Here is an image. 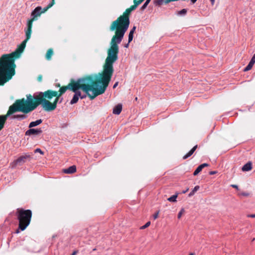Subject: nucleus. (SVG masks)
Listing matches in <instances>:
<instances>
[{
  "instance_id": "nucleus-6",
  "label": "nucleus",
  "mask_w": 255,
  "mask_h": 255,
  "mask_svg": "<svg viewBox=\"0 0 255 255\" xmlns=\"http://www.w3.org/2000/svg\"><path fill=\"white\" fill-rule=\"evenodd\" d=\"M54 0H52V2L49 3L46 7H45L43 11H41L42 8L40 6L36 7L31 12V18L29 20H32V23H33V21L35 20L36 17L39 16L41 13L45 12L48 8L53 5L54 4Z\"/></svg>"
},
{
  "instance_id": "nucleus-22",
  "label": "nucleus",
  "mask_w": 255,
  "mask_h": 255,
  "mask_svg": "<svg viewBox=\"0 0 255 255\" xmlns=\"http://www.w3.org/2000/svg\"><path fill=\"white\" fill-rule=\"evenodd\" d=\"M187 12L186 9H182V10L178 11L177 12V14L178 15H185Z\"/></svg>"
},
{
  "instance_id": "nucleus-17",
  "label": "nucleus",
  "mask_w": 255,
  "mask_h": 255,
  "mask_svg": "<svg viewBox=\"0 0 255 255\" xmlns=\"http://www.w3.org/2000/svg\"><path fill=\"white\" fill-rule=\"evenodd\" d=\"M178 193L175 194V195H172V196H171L170 197L168 198L167 199V200L169 202H175L176 201V199L177 198V196H178Z\"/></svg>"
},
{
  "instance_id": "nucleus-47",
  "label": "nucleus",
  "mask_w": 255,
  "mask_h": 255,
  "mask_svg": "<svg viewBox=\"0 0 255 255\" xmlns=\"http://www.w3.org/2000/svg\"><path fill=\"white\" fill-rule=\"evenodd\" d=\"M189 255H194V254L193 253H191Z\"/></svg>"
},
{
  "instance_id": "nucleus-33",
  "label": "nucleus",
  "mask_w": 255,
  "mask_h": 255,
  "mask_svg": "<svg viewBox=\"0 0 255 255\" xmlns=\"http://www.w3.org/2000/svg\"><path fill=\"white\" fill-rule=\"evenodd\" d=\"M135 28H136V27L133 26V28H132V29L130 31L129 33H132V34H133V33L135 30Z\"/></svg>"
},
{
  "instance_id": "nucleus-45",
  "label": "nucleus",
  "mask_w": 255,
  "mask_h": 255,
  "mask_svg": "<svg viewBox=\"0 0 255 255\" xmlns=\"http://www.w3.org/2000/svg\"><path fill=\"white\" fill-rule=\"evenodd\" d=\"M62 99H61V100H60V101H59V103H61V102H62Z\"/></svg>"
},
{
  "instance_id": "nucleus-9",
  "label": "nucleus",
  "mask_w": 255,
  "mask_h": 255,
  "mask_svg": "<svg viewBox=\"0 0 255 255\" xmlns=\"http://www.w3.org/2000/svg\"><path fill=\"white\" fill-rule=\"evenodd\" d=\"M42 131L40 128H30L26 131L25 134L27 135H30L32 134L38 135L39 134H40L42 132Z\"/></svg>"
},
{
  "instance_id": "nucleus-10",
  "label": "nucleus",
  "mask_w": 255,
  "mask_h": 255,
  "mask_svg": "<svg viewBox=\"0 0 255 255\" xmlns=\"http://www.w3.org/2000/svg\"><path fill=\"white\" fill-rule=\"evenodd\" d=\"M76 171V167L75 165L70 166L68 168L63 170V172L66 174H72L75 173Z\"/></svg>"
},
{
  "instance_id": "nucleus-32",
  "label": "nucleus",
  "mask_w": 255,
  "mask_h": 255,
  "mask_svg": "<svg viewBox=\"0 0 255 255\" xmlns=\"http://www.w3.org/2000/svg\"><path fill=\"white\" fill-rule=\"evenodd\" d=\"M231 186L233 188L236 189L237 190H239L238 186L237 185L232 184V185H231Z\"/></svg>"
},
{
  "instance_id": "nucleus-38",
  "label": "nucleus",
  "mask_w": 255,
  "mask_h": 255,
  "mask_svg": "<svg viewBox=\"0 0 255 255\" xmlns=\"http://www.w3.org/2000/svg\"><path fill=\"white\" fill-rule=\"evenodd\" d=\"M243 196H249V193H243L241 194Z\"/></svg>"
},
{
  "instance_id": "nucleus-29",
  "label": "nucleus",
  "mask_w": 255,
  "mask_h": 255,
  "mask_svg": "<svg viewBox=\"0 0 255 255\" xmlns=\"http://www.w3.org/2000/svg\"><path fill=\"white\" fill-rule=\"evenodd\" d=\"M148 3H149V2L145 1V3L143 4V5L141 6V9H145L146 7V6Z\"/></svg>"
},
{
  "instance_id": "nucleus-2",
  "label": "nucleus",
  "mask_w": 255,
  "mask_h": 255,
  "mask_svg": "<svg viewBox=\"0 0 255 255\" xmlns=\"http://www.w3.org/2000/svg\"><path fill=\"white\" fill-rule=\"evenodd\" d=\"M32 26V20H28L27 29L25 30L26 39L14 52L3 54L0 57V85H3L15 74L14 61L20 57L26 42L31 37Z\"/></svg>"
},
{
  "instance_id": "nucleus-44",
  "label": "nucleus",
  "mask_w": 255,
  "mask_h": 255,
  "mask_svg": "<svg viewBox=\"0 0 255 255\" xmlns=\"http://www.w3.org/2000/svg\"><path fill=\"white\" fill-rule=\"evenodd\" d=\"M150 0H146V2H150Z\"/></svg>"
},
{
  "instance_id": "nucleus-21",
  "label": "nucleus",
  "mask_w": 255,
  "mask_h": 255,
  "mask_svg": "<svg viewBox=\"0 0 255 255\" xmlns=\"http://www.w3.org/2000/svg\"><path fill=\"white\" fill-rule=\"evenodd\" d=\"M253 65H253L252 64H251L249 62V63L247 66V67L244 69V71H248L251 70L252 69V68L253 67Z\"/></svg>"
},
{
  "instance_id": "nucleus-4",
  "label": "nucleus",
  "mask_w": 255,
  "mask_h": 255,
  "mask_svg": "<svg viewBox=\"0 0 255 255\" xmlns=\"http://www.w3.org/2000/svg\"><path fill=\"white\" fill-rule=\"evenodd\" d=\"M131 11L128 8L127 9L123 15L120 16L117 19L114 21L111 26V31H116L115 35L113 37L111 42V47L108 52L107 61L113 63L118 59L119 47L118 44L122 41L124 34L128 29L129 24L128 15Z\"/></svg>"
},
{
  "instance_id": "nucleus-14",
  "label": "nucleus",
  "mask_w": 255,
  "mask_h": 255,
  "mask_svg": "<svg viewBox=\"0 0 255 255\" xmlns=\"http://www.w3.org/2000/svg\"><path fill=\"white\" fill-rule=\"evenodd\" d=\"M26 118V116L24 114L14 115L11 117V119H17L19 120L24 119Z\"/></svg>"
},
{
  "instance_id": "nucleus-8",
  "label": "nucleus",
  "mask_w": 255,
  "mask_h": 255,
  "mask_svg": "<svg viewBox=\"0 0 255 255\" xmlns=\"http://www.w3.org/2000/svg\"><path fill=\"white\" fill-rule=\"evenodd\" d=\"M12 111V108H9L5 115L0 116V130L3 128L7 118L13 114Z\"/></svg>"
},
{
  "instance_id": "nucleus-24",
  "label": "nucleus",
  "mask_w": 255,
  "mask_h": 255,
  "mask_svg": "<svg viewBox=\"0 0 255 255\" xmlns=\"http://www.w3.org/2000/svg\"><path fill=\"white\" fill-rule=\"evenodd\" d=\"M185 212V210L183 208H182L180 212L178 214L177 217L178 219H180L183 214H184Z\"/></svg>"
},
{
  "instance_id": "nucleus-48",
  "label": "nucleus",
  "mask_w": 255,
  "mask_h": 255,
  "mask_svg": "<svg viewBox=\"0 0 255 255\" xmlns=\"http://www.w3.org/2000/svg\"><path fill=\"white\" fill-rule=\"evenodd\" d=\"M135 100L136 101L137 100V98H135Z\"/></svg>"
},
{
  "instance_id": "nucleus-1",
  "label": "nucleus",
  "mask_w": 255,
  "mask_h": 255,
  "mask_svg": "<svg viewBox=\"0 0 255 255\" xmlns=\"http://www.w3.org/2000/svg\"><path fill=\"white\" fill-rule=\"evenodd\" d=\"M114 72L113 65L106 59L103 71L94 76H88L78 80L76 82L69 83L67 86L62 87L59 90L60 93L56 91L48 90L46 92H54L55 96H51L50 100L53 97L55 99L51 104L55 105L59 102L60 97L64 94L67 89L71 90L75 94L70 101V104H76L79 98L85 99L87 96L91 100L94 99L96 97L105 93L109 85Z\"/></svg>"
},
{
  "instance_id": "nucleus-31",
  "label": "nucleus",
  "mask_w": 255,
  "mask_h": 255,
  "mask_svg": "<svg viewBox=\"0 0 255 255\" xmlns=\"http://www.w3.org/2000/svg\"><path fill=\"white\" fill-rule=\"evenodd\" d=\"M136 8V5H132L131 6H130L129 9L131 11H132V10H134L135 8Z\"/></svg>"
},
{
  "instance_id": "nucleus-20",
  "label": "nucleus",
  "mask_w": 255,
  "mask_h": 255,
  "mask_svg": "<svg viewBox=\"0 0 255 255\" xmlns=\"http://www.w3.org/2000/svg\"><path fill=\"white\" fill-rule=\"evenodd\" d=\"M203 168L202 167V166L200 165L196 169V170L194 171V173H193V175L194 176H196L197 175L199 172H200L202 170Z\"/></svg>"
},
{
  "instance_id": "nucleus-5",
  "label": "nucleus",
  "mask_w": 255,
  "mask_h": 255,
  "mask_svg": "<svg viewBox=\"0 0 255 255\" xmlns=\"http://www.w3.org/2000/svg\"><path fill=\"white\" fill-rule=\"evenodd\" d=\"M16 215L19 222V229L24 231L30 224L32 217L31 210L17 209Z\"/></svg>"
},
{
  "instance_id": "nucleus-18",
  "label": "nucleus",
  "mask_w": 255,
  "mask_h": 255,
  "mask_svg": "<svg viewBox=\"0 0 255 255\" xmlns=\"http://www.w3.org/2000/svg\"><path fill=\"white\" fill-rule=\"evenodd\" d=\"M200 188V187L198 185H197L191 191V192L189 194V197H191L193 195H194V194L195 193V192L196 191H197Z\"/></svg>"
},
{
  "instance_id": "nucleus-43",
  "label": "nucleus",
  "mask_w": 255,
  "mask_h": 255,
  "mask_svg": "<svg viewBox=\"0 0 255 255\" xmlns=\"http://www.w3.org/2000/svg\"><path fill=\"white\" fill-rule=\"evenodd\" d=\"M128 43H129L128 42V44H127L125 45V47H126V48L128 47Z\"/></svg>"
},
{
  "instance_id": "nucleus-11",
  "label": "nucleus",
  "mask_w": 255,
  "mask_h": 255,
  "mask_svg": "<svg viewBox=\"0 0 255 255\" xmlns=\"http://www.w3.org/2000/svg\"><path fill=\"white\" fill-rule=\"evenodd\" d=\"M122 110V105L118 104L114 108L113 113L116 115H119L121 113Z\"/></svg>"
},
{
  "instance_id": "nucleus-28",
  "label": "nucleus",
  "mask_w": 255,
  "mask_h": 255,
  "mask_svg": "<svg viewBox=\"0 0 255 255\" xmlns=\"http://www.w3.org/2000/svg\"><path fill=\"white\" fill-rule=\"evenodd\" d=\"M35 152H39L42 155L44 154V152L40 148H36L35 150Z\"/></svg>"
},
{
  "instance_id": "nucleus-16",
  "label": "nucleus",
  "mask_w": 255,
  "mask_h": 255,
  "mask_svg": "<svg viewBox=\"0 0 255 255\" xmlns=\"http://www.w3.org/2000/svg\"><path fill=\"white\" fill-rule=\"evenodd\" d=\"M53 54V51L52 49H49L47 51V53L45 55V57L47 60H50L51 59V57Z\"/></svg>"
},
{
  "instance_id": "nucleus-27",
  "label": "nucleus",
  "mask_w": 255,
  "mask_h": 255,
  "mask_svg": "<svg viewBox=\"0 0 255 255\" xmlns=\"http://www.w3.org/2000/svg\"><path fill=\"white\" fill-rule=\"evenodd\" d=\"M250 63L252 64L253 65H254L255 64V53L252 57L251 61H250Z\"/></svg>"
},
{
  "instance_id": "nucleus-42",
  "label": "nucleus",
  "mask_w": 255,
  "mask_h": 255,
  "mask_svg": "<svg viewBox=\"0 0 255 255\" xmlns=\"http://www.w3.org/2000/svg\"><path fill=\"white\" fill-rule=\"evenodd\" d=\"M189 190L188 188L186 189V190H184V191H183L182 192L183 193H185L188 190Z\"/></svg>"
},
{
  "instance_id": "nucleus-13",
  "label": "nucleus",
  "mask_w": 255,
  "mask_h": 255,
  "mask_svg": "<svg viewBox=\"0 0 255 255\" xmlns=\"http://www.w3.org/2000/svg\"><path fill=\"white\" fill-rule=\"evenodd\" d=\"M197 147V145H195L186 154H185L183 158L184 159H185L187 158H188L189 157H190V156H191L193 153H194V152L195 151V150L196 149Z\"/></svg>"
},
{
  "instance_id": "nucleus-40",
  "label": "nucleus",
  "mask_w": 255,
  "mask_h": 255,
  "mask_svg": "<svg viewBox=\"0 0 255 255\" xmlns=\"http://www.w3.org/2000/svg\"><path fill=\"white\" fill-rule=\"evenodd\" d=\"M249 217L251 218H255V214H252L249 216Z\"/></svg>"
},
{
  "instance_id": "nucleus-3",
  "label": "nucleus",
  "mask_w": 255,
  "mask_h": 255,
  "mask_svg": "<svg viewBox=\"0 0 255 255\" xmlns=\"http://www.w3.org/2000/svg\"><path fill=\"white\" fill-rule=\"evenodd\" d=\"M55 95L56 93L53 92H44L35 94L33 97L27 96L26 100L22 99L17 100L9 108H12L13 114L16 112L28 113L34 110L39 105L46 111H53L55 109V105L51 104L50 100L51 96Z\"/></svg>"
},
{
  "instance_id": "nucleus-37",
  "label": "nucleus",
  "mask_w": 255,
  "mask_h": 255,
  "mask_svg": "<svg viewBox=\"0 0 255 255\" xmlns=\"http://www.w3.org/2000/svg\"><path fill=\"white\" fill-rule=\"evenodd\" d=\"M118 82H117L115 83V84L113 86V88H116L117 87V86L118 85Z\"/></svg>"
},
{
  "instance_id": "nucleus-15",
  "label": "nucleus",
  "mask_w": 255,
  "mask_h": 255,
  "mask_svg": "<svg viewBox=\"0 0 255 255\" xmlns=\"http://www.w3.org/2000/svg\"><path fill=\"white\" fill-rule=\"evenodd\" d=\"M42 121L41 119H39L38 120H36L34 122H32L29 124V128H31L34 127H36L39 125H40L41 123H42Z\"/></svg>"
},
{
  "instance_id": "nucleus-41",
  "label": "nucleus",
  "mask_w": 255,
  "mask_h": 255,
  "mask_svg": "<svg viewBox=\"0 0 255 255\" xmlns=\"http://www.w3.org/2000/svg\"><path fill=\"white\" fill-rule=\"evenodd\" d=\"M215 0H210L211 2V3H212V5H213V4H214V3H215Z\"/></svg>"
},
{
  "instance_id": "nucleus-23",
  "label": "nucleus",
  "mask_w": 255,
  "mask_h": 255,
  "mask_svg": "<svg viewBox=\"0 0 255 255\" xmlns=\"http://www.w3.org/2000/svg\"><path fill=\"white\" fill-rule=\"evenodd\" d=\"M150 222L148 221L144 225L141 226L139 228V229L140 230H143V229L147 228L148 227H149L150 226Z\"/></svg>"
},
{
  "instance_id": "nucleus-46",
  "label": "nucleus",
  "mask_w": 255,
  "mask_h": 255,
  "mask_svg": "<svg viewBox=\"0 0 255 255\" xmlns=\"http://www.w3.org/2000/svg\"><path fill=\"white\" fill-rule=\"evenodd\" d=\"M75 254H76V253H75V252H74V253H73L71 255H75Z\"/></svg>"
},
{
  "instance_id": "nucleus-39",
  "label": "nucleus",
  "mask_w": 255,
  "mask_h": 255,
  "mask_svg": "<svg viewBox=\"0 0 255 255\" xmlns=\"http://www.w3.org/2000/svg\"><path fill=\"white\" fill-rule=\"evenodd\" d=\"M19 230H20V229H19V227H18V229L16 230V231H15V233H16V234H18V233H20V231H19Z\"/></svg>"
},
{
  "instance_id": "nucleus-25",
  "label": "nucleus",
  "mask_w": 255,
  "mask_h": 255,
  "mask_svg": "<svg viewBox=\"0 0 255 255\" xmlns=\"http://www.w3.org/2000/svg\"><path fill=\"white\" fill-rule=\"evenodd\" d=\"M144 0H134L133 2H134V5H136V6L137 7L139 4H140Z\"/></svg>"
},
{
  "instance_id": "nucleus-12",
  "label": "nucleus",
  "mask_w": 255,
  "mask_h": 255,
  "mask_svg": "<svg viewBox=\"0 0 255 255\" xmlns=\"http://www.w3.org/2000/svg\"><path fill=\"white\" fill-rule=\"evenodd\" d=\"M252 168V163L251 162H248L246 164H245L243 167H242V170L243 171H249L251 170Z\"/></svg>"
},
{
  "instance_id": "nucleus-7",
  "label": "nucleus",
  "mask_w": 255,
  "mask_h": 255,
  "mask_svg": "<svg viewBox=\"0 0 255 255\" xmlns=\"http://www.w3.org/2000/svg\"><path fill=\"white\" fill-rule=\"evenodd\" d=\"M31 158V156L29 154H25L19 156L17 159L12 161L10 165L11 168H15L17 165H21L26 162L27 159Z\"/></svg>"
},
{
  "instance_id": "nucleus-35",
  "label": "nucleus",
  "mask_w": 255,
  "mask_h": 255,
  "mask_svg": "<svg viewBox=\"0 0 255 255\" xmlns=\"http://www.w3.org/2000/svg\"><path fill=\"white\" fill-rule=\"evenodd\" d=\"M217 171H210L209 172V174L210 175H213V174H215L216 173H217Z\"/></svg>"
},
{
  "instance_id": "nucleus-26",
  "label": "nucleus",
  "mask_w": 255,
  "mask_h": 255,
  "mask_svg": "<svg viewBox=\"0 0 255 255\" xmlns=\"http://www.w3.org/2000/svg\"><path fill=\"white\" fill-rule=\"evenodd\" d=\"M133 34L132 33H129L128 35V43H130L133 39Z\"/></svg>"
},
{
  "instance_id": "nucleus-30",
  "label": "nucleus",
  "mask_w": 255,
  "mask_h": 255,
  "mask_svg": "<svg viewBox=\"0 0 255 255\" xmlns=\"http://www.w3.org/2000/svg\"><path fill=\"white\" fill-rule=\"evenodd\" d=\"M158 214H159V211L156 212V213H155L153 215V218L154 220L156 219L158 217Z\"/></svg>"
},
{
  "instance_id": "nucleus-19",
  "label": "nucleus",
  "mask_w": 255,
  "mask_h": 255,
  "mask_svg": "<svg viewBox=\"0 0 255 255\" xmlns=\"http://www.w3.org/2000/svg\"><path fill=\"white\" fill-rule=\"evenodd\" d=\"M165 3V0H154V3L157 5H161Z\"/></svg>"
},
{
  "instance_id": "nucleus-36",
  "label": "nucleus",
  "mask_w": 255,
  "mask_h": 255,
  "mask_svg": "<svg viewBox=\"0 0 255 255\" xmlns=\"http://www.w3.org/2000/svg\"><path fill=\"white\" fill-rule=\"evenodd\" d=\"M42 79V76L41 75H39L38 77V80L39 81H41Z\"/></svg>"
},
{
  "instance_id": "nucleus-34",
  "label": "nucleus",
  "mask_w": 255,
  "mask_h": 255,
  "mask_svg": "<svg viewBox=\"0 0 255 255\" xmlns=\"http://www.w3.org/2000/svg\"><path fill=\"white\" fill-rule=\"evenodd\" d=\"M200 165L202 166V167L203 168L205 167H207L209 166L208 164H207V163H203V164H201Z\"/></svg>"
}]
</instances>
